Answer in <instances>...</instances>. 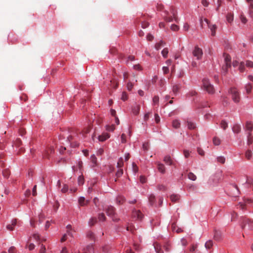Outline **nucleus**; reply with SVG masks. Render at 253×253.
I'll use <instances>...</instances> for the list:
<instances>
[{
    "label": "nucleus",
    "mask_w": 253,
    "mask_h": 253,
    "mask_svg": "<svg viewBox=\"0 0 253 253\" xmlns=\"http://www.w3.org/2000/svg\"><path fill=\"white\" fill-rule=\"evenodd\" d=\"M157 9L159 11H164L163 18L166 22H170L174 20L176 23L178 22L177 11L174 7L170 6L169 10H164V6L163 4H158Z\"/></svg>",
    "instance_id": "nucleus-1"
},
{
    "label": "nucleus",
    "mask_w": 253,
    "mask_h": 253,
    "mask_svg": "<svg viewBox=\"0 0 253 253\" xmlns=\"http://www.w3.org/2000/svg\"><path fill=\"white\" fill-rule=\"evenodd\" d=\"M228 92L230 94L232 100L233 102L236 103H238L240 101V94L236 88L234 87H231L229 89Z\"/></svg>",
    "instance_id": "nucleus-2"
},
{
    "label": "nucleus",
    "mask_w": 253,
    "mask_h": 253,
    "mask_svg": "<svg viewBox=\"0 0 253 253\" xmlns=\"http://www.w3.org/2000/svg\"><path fill=\"white\" fill-rule=\"evenodd\" d=\"M241 227L244 230H253V220L246 217L243 218Z\"/></svg>",
    "instance_id": "nucleus-3"
},
{
    "label": "nucleus",
    "mask_w": 253,
    "mask_h": 253,
    "mask_svg": "<svg viewBox=\"0 0 253 253\" xmlns=\"http://www.w3.org/2000/svg\"><path fill=\"white\" fill-rule=\"evenodd\" d=\"M203 87L209 93L213 94L214 93L213 86L211 84L209 80L207 78L203 79Z\"/></svg>",
    "instance_id": "nucleus-4"
},
{
    "label": "nucleus",
    "mask_w": 253,
    "mask_h": 253,
    "mask_svg": "<svg viewBox=\"0 0 253 253\" xmlns=\"http://www.w3.org/2000/svg\"><path fill=\"white\" fill-rule=\"evenodd\" d=\"M104 210L105 211L107 215L112 217V220L114 221L117 222L120 220L119 218L116 217L115 209L113 206H108L105 208Z\"/></svg>",
    "instance_id": "nucleus-5"
},
{
    "label": "nucleus",
    "mask_w": 253,
    "mask_h": 253,
    "mask_svg": "<svg viewBox=\"0 0 253 253\" xmlns=\"http://www.w3.org/2000/svg\"><path fill=\"white\" fill-rule=\"evenodd\" d=\"M225 65L222 67V70L225 74L227 72L228 68L231 67V57L228 54H224Z\"/></svg>",
    "instance_id": "nucleus-6"
},
{
    "label": "nucleus",
    "mask_w": 253,
    "mask_h": 253,
    "mask_svg": "<svg viewBox=\"0 0 253 253\" xmlns=\"http://www.w3.org/2000/svg\"><path fill=\"white\" fill-rule=\"evenodd\" d=\"M193 55L194 56L196 57L198 60L200 59L203 55L202 49L197 46H195L193 51Z\"/></svg>",
    "instance_id": "nucleus-7"
},
{
    "label": "nucleus",
    "mask_w": 253,
    "mask_h": 253,
    "mask_svg": "<svg viewBox=\"0 0 253 253\" xmlns=\"http://www.w3.org/2000/svg\"><path fill=\"white\" fill-rule=\"evenodd\" d=\"M204 21L206 22L209 28L210 29L211 32V36H214L215 35V31L217 29L216 26L215 25H211L210 23V22L207 18H205Z\"/></svg>",
    "instance_id": "nucleus-8"
},
{
    "label": "nucleus",
    "mask_w": 253,
    "mask_h": 253,
    "mask_svg": "<svg viewBox=\"0 0 253 253\" xmlns=\"http://www.w3.org/2000/svg\"><path fill=\"white\" fill-rule=\"evenodd\" d=\"M93 243H91L84 248L82 253H93Z\"/></svg>",
    "instance_id": "nucleus-9"
},
{
    "label": "nucleus",
    "mask_w": 253,
    "mask_h": 253,
    "mask_svg": "<svg viewBox=\"0 0 253 253\" xmlns=\"http://www.w3.org/2000/svg\"><path fill=\"white\" fill-rule=\"evenodd\" d=\"M54 148L52 146L49 147L47 150L45 151L43 154V157L44 158L49 159V155L54 152Z\"/></svg>",
    "instance_id": "nucleus-10"
},
{
    "label": "nucleus",
    "mask_w": 253,
    "mask_h": 253,
    "mask_svg": "<svg viewBox=\"0 0 253 253\" xmlns=\"http://www.w3.org/2000/svg\"><path fill=\"white\" fill-rule=\"evenodd\" d=\"M132 215L133 218H136L139 220H141L143 217V214L139 210L133 211Z\"/></svg>",
    "instance_id": "nucleus-11"
},
{
    "label": "nucleus",
    "mask_w": 253,
    "mask_h": 253,
    "mask_svg": "<svg viewBox=\"0 0 253 253\" xmlns=\"http://www.w3.org/2000/svg\"><path fill=\"white\" fill-rule=\"evenodd\" d=\"M78 202L81 206H84L89 203V200H85L84 197H81L79 198Z\"/></svg>",
    "instance_id": "nucleus-12"
},
{
    "label": "nucleus",
    "mask_w": 253,
    "mask_h": 253,
    "mask_svg": "<svg viewBox=\"0 0 253 253\" xmlns=\"http://www.w3.org/2000/svg\"><path fill=\"white\" fill-rule=\"evenodd\" d=\"M164 161L167 165L169 166L174 165L173 162L172 161L171 157L169 156H166V157H165L164 159Z\"/></svg>",
    "instance_id": "nucleus-13"
},
{
    "label": "nucleus",
    "mask_w": 253,
    "mask_h": 253,
    "mask_svg": "<svg viewBox=\"0 0 253 253\" xmlns=\"http://www.w3.org/2000/svg\"><path fill=\"white\" fill-rule=\"evenodd\" d=\"M67 138L68 140L70 143L71 147H76L79 145V143L78 142L73 141L74 139V137L73 136L70 135Z\"/></svg>",
    "instance_id": "nucleus-14"
},
{
    "label": "nucleus",
    "mask_w": 253,
    "mask_h": 253,
    "mask_svg": "<svg viewBox=\"0 0 253 253\" xmlns=\"http://www.w3.org/2000/svg\"><path fill=\"white\" fill-rule=\"evenodd\" d=\"M110 137V135L107 133H104L98 136V139L100 141H104Z\"/></svg>",
    "instance_id": "nucleus-15"
},
{
    "label": "nucleus",
    "mask_w": 253,
    "mask_h": 253,
    "mask_svg": "<svg viewBox=\"0 0 253 253\" xmlns=\"http://www.w3.org/2000/svg\"><path fill=\"white\" fill-rule=\"evenodd\" d=\"M157 168H158V170L160 172H161L162 173H164L166 171L165 166L163 164L160 163L159 162L157 163Z\"/></svg>",
    "instance_id": "nucleus-16"
},
{
    "label": "nucleus",
    "mask_w": 253,
    "mask_h": 253,
    "mask_svg": "<svg viewBox=\"0 0 253 253\" xmlns=\"http://www.w3.org/2000/svg\"><path fill=\"white\" fill-rule=\"evenodd\" d=\"M153 245L157 253H164L163 251L161 249V247L159 243L155 242L154 243Z\"/></svg>",
    "instance_id": "nucleus-17"
},
{
    "label": "nucleus",
    "mask_w": 253,
    "mask_h": 253,
    "mask_svg": "<svg viewBox=\"0 0 253 253\" xmlns=\"http://www.w3.org/2000/svg\"><path fill=\"white\" fill-rule=\"evenodd\" d=\"M125 198L124 196H118L116 198V203L118 205H121L125 202Z\"/></svg>",
    "instance_id": "nucleus-18"
},
{
    "label": "nucleus",
    "mask_w": 253,
    "mask_h": 253,
    "mask_svg": "<svg viewBox=\"0 0 253 253\" xmlns=\"http://www.w3.org/2000/svg\"><path fill=\"white\" fill-rule=\"evenodd\" d=\"M246 130L251 132L253 129V124L250 122H247L246 125Z\"/></svg>",
    "instance_id": "nucleus-19"
},
{
    "label": "nucleus",
    "mask_w": 253,
    "mask_h": 253,
    "mask_svg": "<svg viewBox=\"0 0 253 253\" xmlns=\"http://www.w3.org/2000/svg\"><path fill=\"white\" fill-rule=\"evenodd\" d=\"M16 223H17V220L15 219H13L11 221V223L7 225V226H6L7 229L9 230H13V227L16 224Z\"/></svg>",
    "instance_id": "nucleus-20"
},
{
    "label": "nucleus",
    "mask_w": 253,
    "mask_h": 253,
    "mask_svg": "<svg viewBox=\"0 0 253 253\" xmlns=\"http://www.w3.org/2000/svg\"><path fill=\"white\" fill-rule=\"evenodd\" d=\"M241 127L239 125L236 124L232 127V130L234 133H238L241 131Z\"/></svg>",
    "instance_id": "nucleus-21"
},
{
    "label": "nucleus",
    "mask_w": 253,
    "mask_h": 253,
    "mask_svg": "<svg viewBox=\"0 0 253 253\" xmlns=\"http://www.w3.org/2000/svg\"><path fill=\"white\" fill-rule=\"evenodd\" d=\"M86 237L88 239H90L91 241H93V242H95V236L94 234L92 232L88 231L86 233Z\"/></svg>",
    "instance_id": "nucleus-22"
},
{
    "label": "nucleus",
    "mask_w": 253,
    "mask_h": 253,
    "mask_svg": "<svg viewBox=\"0 0 253 253\" xmlns=\"http://www.w3.org/2000/svg\"><path fill=\"white\" fill-rule=\"evenodd\" d=\"M170 199L172 202H177L179 200V196L177 194H172L170 196Z\"/></svg>",
    "instance_id": "nucleus-23"
},
{
    "label": "nucleus",
    "mask_w": 253,
    "mask_h": 253,
    "mask_svg": "<svg viewBox=\"0 0 253 253\" xmlns=\"http://www.w3.org/2000/svg\"><path fill=\"white\" fill-rule=\"evenodd\" d=\"M253 142V136L252 135V132H248V141L247 143L248 145H251Z\"/></svg>",
    "instance_id": "nucleus-24"
},
{
    "label": "nucleus",
    "mask_w": 253,
    "mask_h": 253,
    "mask_svg": "<svg viewBox=\"0 0 253 253\" xmlns=\"http://www.w3.org/2000/svg\"><path fill=\"white\" fill-rule=\"evenodd\" d=\"M172 126L175 128H178L180 126V123L178 120H174L172 123Z\"/></svg>",
    "instance_id": "nucleus-25"
},
{
    "label": "nucleus",
    "mask_w": 253,
    "mask_h": 253,
    "mask_svg": "<svg viewBox=\"0 0 253 253\" xmlns=\"http://www.w3.org/2000/svg\"><path fill=\"white\" fill-rule=\"evenodd\" d=\"M180 88V85L179 84H176L173 86L172 87V91L174 94H176L178 91L179 90Z\"/></svg>",
    "instance_id": "nucleus-26"
},
{
    "label": "nucleus",
    "mask_w": 253,
    "mask_h": 253,
    "mask_svg": "<svg viewBox=\"0 0 253 253\" xmlns=\"http://www.w3.org/2000/svg\"><path fill=\"white\" fill-rule=\"evenodd\" d=\"M140 106L138 105H136L132 108V112L133 114L137 115L139 114L140 111Z\"/></svg>",
    "instance_id": "nucleus-27"
},
{
    "label": "nucleus",
    "mask_w": 253,
    "mask_h": 253,
    "mask_svg": "<svg viewBox=\"0 0 253 253\" xmlns=\"http://www.w3.org/2000/svg\"><path fill=\"white\" fill-rule=\"evenodd\" d=\"M245 89L247 94H249L251 92L253 88V86L251 84H248L245 85Z\"/></svg>",
    "instance_id": "nucleus-28"
},
{
    "label": "nucleus",
    "mask_w": 253,
    "mask_h": 253,
    "mask_svg": "<svg viewBox=\"0 0 253 253\" xmlns=\"http://www.w3.org/2000/svg\"><path fill=\"white\" fill-rule=\"evenodd\" d=\"M226 19L229 23H231L234 19L233 14L231 13H228V14L226 16Z\"/></svg>",
    "instance_id": "nucleus-29"
},
{
    "label": "nucleus",
    "mask_w": 253,
    "mask_h": 253,
    "mask_svg": "<svg viewBox=\"0 0 253 253\" xmlns=\"http://www.w3.org/2000/svg\"><path fill=\"white\" fill-rule=\"evenodd\" d=\"M172 229L173 231H175L177 233H180L182 231L181 228L176 227L175 223H172L171 225Z\"/></svg>",
    "instance_id": "nucleus-30"
},
{
    "label": "nucleus",
    "mask_w": 253,
    "mask_h": 253,
    "mask_svg": "<svg viewBox=\"0 0 253 253\" xmlns=\"http://www.w3.org/2000/svg\"><path fill=\"white\" fill-rule=\"evenodd\" d=\"M40 246V250H39V253H46V248L45 246L43 245L42 244H40L39 245Z\"/></svg>",
    "instance_id": "nucleus-31"
},
{
    "label": "nucleus",
    "mask_w": 253,
    "mask_h": 253,
    "mask_svg": "<svg viewBox=\"0 0 253 253\" xmlns=\"http://www.w3.org/2000/svg\"><path fill=\"white\" fill-rule=\"evenodd\" d=\"M90 160L91 163L93 164L92 167H94L97 164V159L94 155H92L90 157Z\"/></svg>",
    "instance_id": "nucleus-32"
},
{
    "label": "nucleus",
    "mask_w": 253,
    "mask_h": 253,
    "mask_svg": "<svg viewBox=\"0 0 253 253\" xmlns=\"http://www.w3.org/2000/svg\"><path fill=\"white\" fill-rule=\"evenodd\" d=\"M205 247L207 249H210L213 246V242L211 240H209L205 243Z\"/></svg>",
    "instance_id": "nucleus-33"
},
{
    "label": "nucleus",
    "mask_w": 253,
    "mask_h": 253,
    "mask_svg": "<svg viewBox=\"0 0 253 253\" xmlns=\"http://www.w3.org/2000/svg\"><path fill=\"white\" fill-rule=\"evenodd\" d=\"M221 234L220 231H216L214 233V238L215 240H219L220 239Z\"/></svg>",
    "instance_id": "nucleus-34"
},
{
    "label": "nucleus",
    "mask_w": 253,
    "mask_h": 253,
    "mask_svg": "<svg viewBox=\"0 0 253 253\" xmlns=\"http://www.w3.org/2000/svg\"><path fill=\"white\" fill-rule=\"evenodd\" d=\"M188 177L189 179L195 181L196 180L197 177L192 172H189L188 174Z\"/></svg>",
    "instance_id": "nucleus-35"
},
{
    "label": "nucleus",
    "mask_w": 253,
    "mask_h": 253,
    "mask_svg": "<svg viewBox=\"0 0 253 253\" xmlns=\"http://www.w3.org/2000/svg\"><path fill=\"white\" fill-rule=\"evenodd\" d=\"M97 222V219L95 217H92L90 219L88 224L89 225L91 226L94 225Z\"/></svg>",
    "instance_id": "nucleus-36"
},
{
    "label": "nucleus",
    "mask_w": 253,
    "mask_h": 253,
    "mask_svg": "<svg viewBox=\"0 0 253 253\" xmlns=\"http://www.w3.org/2000/svg\"><path fill=\"white\" fill-rule=\"evenodd\" d=\"M220 126L225 130L228 127V124L226 121L222 120L220 123Z\"/></svg>",
    "instance_id": "nucleus-37"
},
{
    "label": "nucleus",
    "mask_w": 253,
    "mask_h": 253,
    "mask_svg": "<svg viewBox=\"0 0 253 253\" xmlns=\"http://www.w3.org/2000/svg\"><path fill=\"white\" fill-rule=\"evenodd\" d=\"M252 156V152L251 150H248L246 152L245 156L248 160H250Z\"/></svg>",
    "instance_id": "nucleus-38"
},
{
    "label": "nucleus",
    "mask_w": 253,
    "mask_h": 253,
    "mask_svg": "<svg viewBox=\"0 0 253 253\" xmlns=\"http://www.w3.org/2000/svg\"><path fill=\"white\" fill-rule=\"evenodd\" d=\"M165 44V43H164L162 41H161L159 42H158V43L156 44V45H155V48L157 50H159Z\"/></svg>",
    "instance_id": "nucleus-39"
},
{
    "label": "nucleus",
    "mask_w": 253,
    "mask_h": 253,
    "mask_svg": "<svg viewBox=\"0 0 253 253\" xmlns=\"http://www.w3.org/2000/svg\"><path fill=\"white\" fill-rule=\"evenodd\" d=\"M155 201V197L153 195H151L149 197V202L151 205H152Z\"/></svg>",
    "instance_id": "nucleus-40"
},
{
    "label": "nucleus",
    "mask_w": 253,
    "mask_h": 253,
    "mask_svg": "<svg viewBox=\"0 0 253 253\" xmlns=\"http://www.w3.org/2000/svg\"><path fill=\"white\" fill-rule=\"evenodd\" d=\"M124 166V161H123V159L122 158H120L119 160H118V162L117 163V167L118 168H122L123 166Z\"/></svg>",
    "instance_id": "nucleus-41"
},
{
    "label": "nucleus",
    "mask_w": 253,
    "mask_h": 253,
    "mask_svg": "<svg viewBox=\"0 0 253 253\" xmlns=\"http://www.w3.org/2000/svg\"><path fill=\"white\" fill-rule=\"evenodd\" d=\"M168 53H169V51H168V49L167 48H165L162 51V54L164 58L167 57Z\"/></svg>",
    "instance_id": "nucleus-42"
},
{
    "label": "nucleus",
    "mask_w": 253,
    "mask_h": 253,
    "mask_svg": "<svg viewBox=\"0 0 253 253\" xmlns=\"http://www.w3.org/2000/svg\"><path fill=\"white\" fill-rule=\"evenodd\" d=\"M159 97L158 96H155L153 98V103L154 105H158Z\"/></svg>",
    "instance_id": "nucleus-43"
},
{
    "label": "nucleus",
    "mask_w": 253,
    "mask_h": 253,
    "mask_svg": "<svg viewBox=\"0 0 253 253\" xmlns=\"http://www.w3.org/2000/svg\"><path fill=\"white\" fill-rule=\"evenodd\" d=\"M187 126L190 129H193L195 128V124L191 122L187 121Z\"/></svg>",
    "instance_id": "nucleus-44"
},
{
    "label": "nucleus",
    "mask_w": 253,
    "mask_h": 253,
    "mask_svg": "<svg viewBox=\"0 0 253 253\" xmlns=\"http://www.w3.org/2000/svg\"><path fill=\"white\" fill-rule=\"evenodd\" d=\"M217 161L221 164H224L225 162V158L223 156H219L217 158Z\"/></svg>",
    "instance_id": "nucleus-45"
},
{
    "label": "nucleus",
    "mask_w": 253,
    "mask_h": 253,
    "mask_svg": "<svg viewBox=\"0 0 253 253\" xmlns=\"http://www.w3.org/2000/svg\"><path fill=\"white\" fill-rule=\"evenodd\" d=\"M213 143L215 145H219L220 143V140L218 138L214 137L213 138Z\"/></svg>",
    "instance_id": "nucleus-46"
},
{
    "label": "nucleus",
    "mask_w": 253,
    "mask_h": 253,
    "mask_svg": "<svg viewBox=\"0 0 253 253\" xmlns=\"http://www.w3.org/2000/svg\"><path fill=\"white\" fill-rule=\"evenodd\" d=\"M98 219L99 221H104L106 220V217L103 213H100L98 215Z\"/></svg>",
    "instance_id": "nucleus-47"
},
{
    "label": "nucleus",
    "mask_w": 253,
    "mask_h": 253,
    "mask_svg": "<svg viewBox=\"0 0 253 253\" xmlns=\"http://www.w3.org/2000/svg\"><path fill=\"white\" fill-rule=\"evenodd\" d=\"M170 29L173 31H177L179 30V26L175 24H172L170 26Z\"/></svg>",
    "instance_id": "nucleus-48"
},
{
    "label": "nucleus",
    "mask_w": 253,
    "mask_h": 253,
    "mask_svg": "<svg viewBox=\"0 0 253 253\" xmlns=\"http://www.w3.org/2000/svg\"><path fill=\"white\" fill-rule=\"evenodd\" d=\"M246 183L253 187V178L247 177Z\"/></svg>",
    "instance_id": "nucleus-49"
},
{
    "label": "nucleus",
    "mask_w": 253,
    "mask_h": 253,
    "mask_svg": "<svg viewBox=\"0 0 253 253\" xmlns=\"http://www.w3.org/2000/svg\"><path fill=\"white\" fill-rule=\"evenodd\" d=\"M2 174L4 177H7L10 174V171L8 169H4L2 171Z\"/></svg>",
    "instance_id": "nucleus-50"
},
{
    "label": "nucleus",
    "mask_w": 253,
    "mask_h": 253,
    "mask_svg": "<svg viewBox=\"0 0 253 253\" xmlns=\"http://www.w3.org/2000/svg\"><path fill=\"white\" fill-rule=\"evenodd\" d=\"M123 174V170L122 169H119L116 173V175L117 177H119Z\"/></svg>",
    "instance_id": "nucleus-51"
},
{
    "label": "nucleus",
    "mask_w": 253,
    "mask_h": 253,
    "mask_svg": "<svg viewBox=\"0 0 253 253\" xmlns=\"http://www.w3.org/2000/svg\"><path fill=\"white\" fill-rule=\"evenodd\" d=\"M246 66L248 67L253 68V62L251 61L247 60L246 62Z\"/></svg>",
    "instance_id": "nucleus-52"
},
{
    "label": "nucleus",
    "mask_w": 253,
    "mask_h": 253,
    "mask_svg": "<svg viewBox=\"0 0 253 253\" xmlns=\"http://www.w3.org/2000/svg\"><path fill=\"white\" fill-rule=\"evenodd\" d=\"M115 129L114 125L106 126V129L108 131H113Z\"/></svg>",
    "instance_id": "nucleus-53"
},
{
    "label": "nucleus",
    "mask_w": 253,
    "mask_h": 253,
    "mask_svg": "<svg viewBox=\"0 0 253 253\" xmlns=\"http://www.w3.org/2000/svg\"><path fill=\"white\" fill-rule=\"evenodd\" d=\"M240 19L241 22L244 24L246 23V22H247V19L242 14H241Z\"/></svg>",
    "instance_id": "nucleus-54"
},
{
    "label": "nucleus",
    "mask_w": 253,
    "mask_h": 253,
    "mask_svg": "<svg viewBox=\"0 0 253 253\" xmlns=\"http://www.w3.org/2000/svg\"><path fill=\"white\" fill-rule=\"evenodd\" d=\"M201 3L205 7H208L210 4L207 0H202Z\"/></svg>",
    "instance_id": "nucleus-55"
},
{
    "label": "nucleus",
    "mask_w": 253,
    "mask_h": 253,
    "mask_svg": "<svg viewBox=\"0 0 253 253\" xmlns=\"http://www.w3.org/2000/svg\"><path fill=\"white\" fill-rule=\"evenodd\" d=\"M239 69L240 72H244V69H245V64L244 62H241L240 63Z\"/></svg>",
    "instance_id": "nucleus-56"
},
{
    "label": "nucleus",
    "mask_w": 253,
    "mask_h": 253,
    "mask_svg": "<svg viewBox=\"0 0 253 253\" xmlns=\"http://www.w3.org/2000/svg\"><path fill=\"white\" fill-rule=\"evenodd\" d=\"M8 253H16V249L14 247H11L8 250Z\"/></svg>",
    "instance_id": "nucleus-57"
},
{
    "label": "nucleus",
    "mask_w": 253,
    "mask_h": 253,
    "mask_svg": "<svg viewBox=\"0 0 253 253\" xmlns=\"http://www.w3.org/2000/svg\"><path fill=\"white\" fill-rule=\"evenodd\" d=\"M133 86V84H132V83L131 82H128L127 83V88L128 90H131V89L132 88Z\"/></svg>",
    "instance_id": "nucleus-58"
},
{
    "label": "nucleus",
    "mask_w": 253,
    "mask_h": 253,
    "mask_svg": "<svg viewBox=\"0 0 253 253\" xmlns=\"http://www.w3.org/2000/svg\"><path fill=\"white\" fill-rule=\"evenodd\" d=\"M111 84L113 87L116 88L118 87V82L116 80L111 81Z\"/></svg>",
    "instance_id": "nucleus-59"
},
{
    "label": "nucleus",
    "mask_w": 253,
    "mask_h": 253,
    "mask_svg": "<svg viewBox=\"0 0 253 253\" xmlns=\"http://www.w3.org/2000/svg\"><path fill=\"white\" fill-rule=\"evenodd\" d=\"M78 182L80 185H83L84 182V178L82 176H80L78 178Z\"/></svg>",
    "instance_id": "nucleus-60"
},
{
    "label": "nucleus",
    "mask_w": 253,
    "mask_h": 253,
    "mask_svg": "<svg viewBox=\"0 0 253 253\" xmlns=\"http://www.w3.org/2000/svg\"><path fill=\"white\" fill-rule=\"evenodd\" d=\"M222 102L224 106L227 105L228 104V101L227 97H223Z\"/></svg>",
    "instance_id": "nucleus-61"
},
{
    "label": "nucleus",
    "mask_w": 253,
    "mask_h": 253,
    "mask_svg": "<svg viewBox=\"0 0 253 253\" xmlns=\"http://www.w3.org/2000/svg\"><path fill=\"white\" fill-rule=\"evenodd\" d=\"M190 152L188 150H184L183 151L184 155L185 157L186 158L189 157V156H190Z\"/></svg>",
    "instance_id": "nucleus-62"
},
{
    "label": "nucleus",
    "mask_w": 253,
    "mask_h": 253,
    "mask_svg": "<svg viewBox=\"0 0 253 253\" xmlns=\"http://www.w3.org/2000/svg\"><path fill=\"white\" fill-rule=\"evenodd\" d=\"M197 152H198V154L201 156H204L205 154V152H204V150L200 148H198Z\"/></svg>",
    "instance_id": "nucleus-63"
},
{
    "label": "nucleus",
    "mask_w": 253,
    "mask_h": 253,
    "mask_svg": "<svg viewBox=\"0 0 253 253\" xmlns=\"http://www.w3.org/2000/svg\"><path fill=\"white\" fill-rule=\"evenodd\" d=\"M253 4L252 3H251L250 5V14L251 16L253 18Z\"/></svg>",
    "instance_id": "nucleus-64"
}]
</instances>
